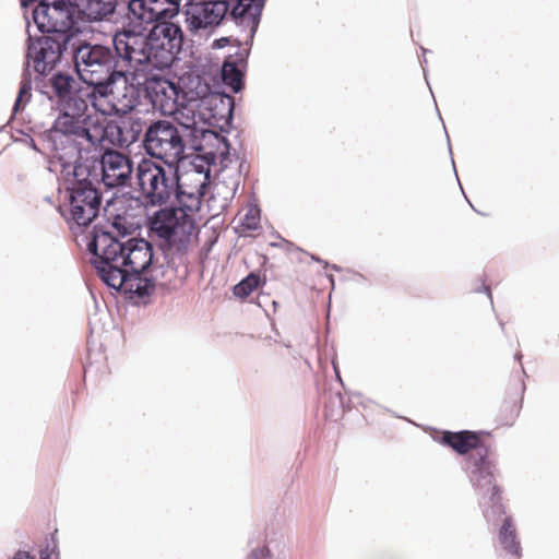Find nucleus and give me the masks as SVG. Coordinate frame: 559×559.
<instances>
[{"label":"nucleus","instance_id":"obj_26","mask_svg":"<svg viewBox=\"0 0 559 559\" xmlns=\"http://www.w3.org/2000/svg\"><path fill=\"white\" fill-rule=\"evenodd\" d=\"M260 209L255 205H249L239 218V228L242 233L258 230L260 228Z\"/></svg>","mask_w":559,"mask_h":559},{"label":"nucleus","instance_id":"obj_8","mask_svg":"<svg viewBox=\"0 0 559 559\" xmlns=\"http://www.w3.org/2000/svg\"><path fill=\"white\" fill-rule=\"evenodd\" d=\"M124 61L129 62L127 58ZM130 62L135 64L132 73L133 81L138 85L144 86L153 107L164 116H171L176 112L178 105L181 103L180 86L153 72L154 70H164L168 67L159 68L146 61L138 63L134 60H130Z\"/></svg>","mask_w":559,"mask_h":559},{"label":"nucleus","instance_id":"obj_12","mask_svg":"<svg viewBox=\"0 0 559 559\" xmlns=\"http://www.w3.org/2000/svg\"><path fill=\"white\" fill-rule=\"evenodd\" d=\"M74 9L73 0H41L33 11V20L44 34L69 35Z\"/></svg>","mask_w":559,"mask_h":559},{"label":"nucleus","instance_id":"obj_30","mask_svg":"<svg viewBox=\"0 0 559 559\" xmlns=\"http://www.w3.org/2000/svg\"><path fill=\"white\" fill-rule=\"evenodd\" d=\"M14 559H34V558L26 552H17L15 555Z\"/></svg>","mask_w":559,"mask_h":559},{"label":"nucleus","instance_id":"obj_14","mask_svg":"<svg viewBox=\"0 0 559 559\" xmlns=\"http://www.w3.org/2000/svg\"><path fill=\"white\" fill-rule=\"evenodd\" d=\"M71 35L49 34L38 38L28 50L36 72L45 74L60 60L63 51L74 45Z\"/></svg>","mask_w":559,"mask_h":559},{"label":"nucleus","instance_id":"obj_19","mask_svg":"<svg viewBox=\"0 0 559 559\" xmlns=\"http://www.w3.org/2000/svg\"><path fill=\"white\" fill-rule=\"evenodd\" d=\"M483 432H475L469 430H462L459 432L444 431L441 437V442L459 454H467L471 451L478 453V450H489L483 444Z\"/></svg>","mask_w":559,"mask_h":559},{"label":"nucleus","instance_id":"obj_18","mask_svg":"<svg viewBox=\"0 0 559 559\" xmlns=\"http://www.w3.org/2000/svg\"><path fill=\"white\" fill-rule=\"evenodd\" d=\"M181 99L198 103L199 107H212L217 102L223 103L221 95L212 93L211 87L199 75H189L181 80Z\"/></svg>","mask_w":559,"mask_h":559},{"label":"nucleus","instance_id":"obj_24","mask_svg":"<svg viewBox=\"0 0 559 559\" xmlns=\"http://www.w3.org/2000/svg\"><path fill=\"white\" fill-rule=\"evenodd\" d=\"M222 78L226 85L230 86L234 92H239L242 88V72L239 70L237 63L227 59L222 67Z\"/></svg>","mask_w":559,"mask_h":559},{"label":"nucleus","instance_id":"obj_9","mask_svg":"<svg viewBox=\"0 0 559 559\" xmlns=\"http://www.w3.org/2000/svg\"><path fill=\"white\" fill-rule=\"evenodd\" d=\"M136 178L145 199L153 205L167 203L176 193V165L143 158L138 164Z\"/></svg>","mask_w":559,"mask_h":559},{"label":"nucleus","instance_id":"obj_23","mask_svg":"<svg viewBox=\"0 0 559 559\" xmlns=\"http://www.w3.org/2000/svg\"><path fill=\"white\" fill-rule=\"evenodd\" d=\"M522 404L521 400L512 399L508 401H503L498 409L497 420L502 427L512 426L521 411Z\"/></svg>","mask_w":559,"mask_h":559},{"label":"nucleus","instance_id":"obj_27","mask_svg":"<svg viewBox=\"0 0 559 559\" xmlns=\"http://www.w3.org/2000/svg\"><path fill=\"white\" fill-rule=\"evenodd\" d=\"M260 283V277L255 274H249L240 283L234 286L233 293L236 297L246 298L248 297Z\"/></svg>","mask_w":559,"mask_h":559},{"label":"nucleus","instance_id":"obj_4","mask_svg":"<svg viewBox=\"0 0 559 559\" xmlns=\"http://www.w3.org/2000/svg\"><path fill=\"white\" fill-rule=\"evenodd\" d=\"M59 115L43 138L52 151H60L85 143L95 145L102 141V126L91 112L86 99H74L58 105Z\"/></svg>","mask_w":559,"mask_h":559},{"label":"nucleus","instance_id":"obj_21","mask_svg":"<svg viewBox=\"0 0 559 559\" xmlns=\"http://www.w3.org/2000/svg\"><path fill=\"white\" fill-rule=\"evenodd\" d=\"M73 4L88 20L100 21L115 12L117 0H73Z\"/></svg>","mask_w":559,"mask_h":559},{"label":"nucleus","instance_id":"obj_3","mask_svg":"<svg viewBox=\"0 0 559 559\" xmlns=\"http://www.w3.org/2000/svg\"><path fill=\"white\" fill-rule=\"evenodd\" d=\"M153 23L147 37L124 31L114 37L116 50L138 63L152 62L156 67H170L179 52L183 35L179 25L169 20L179 12V0H151Z\"/></svg>","mask_w":559,"mask_h":559},{"label":"nucleus","instance_id":"obj_22","mask_svg":"<svg viewBox=\"0 0 559 559\" xmlns=\"http://www.w3.org/2000/svg\"><path fill=\"white\" fill-rule=\"evenodd\" d=\"M499 542L508 552L520 557L521 547L516 537V530L510 516L503 520V524L499 531Z\"/></svg>","mask_w":559,"mask_h":559},{"label":"nucleus","instance_id":"obj_25","mask_svg":"<svg viewBox=\"0 0 559 559\" xmlns=\"http://www.w3.org/2000/svg\"><path fill=\"white\" fill-rule=\"evenodd\" d=\"M151 0H131L129 2V11L133 21H138L140 25L153 23V13Z\"/></svg>","mask_w":559,"mask_h":559},{"label":"nucleus","instance_id":"obj_29","mask_svg":"<svg viewBox=\"0 0 559 559\" xmlns=\"http://www.w3.org/2000/svg\"><path fill=\"white\" fill-rule=\"evenodd\" d=\"M40 559H59L57 542L51 538L45 549L40 550Z\"/></svg>","mask_w":559,"mask_h":559},{"label":"nucleus","instance_id":"obj_6","mask_svg":"<svg viewBox=\"0 0 559 559\" xmlns=\"http://www.w3.org/2000/svg\"><path fill=\"white\" fill-rule=\"evenodd\" d=\"M118 60L115 59L112 51L104 46L82 44L79 47L72 45L75 69L80 79L92 86L97 87L105 81L114 76V71L121 67L134 69V63L126 62V57L115 49Z\"/></svg>","mask_w":559,"mask_h":559},{"label":"nucleus","instance_id":"obj_5","mask_svg":"<svg viewBox=\"0 0 559 559\" xmlns=\"http://www.w3.org/2000/svg\"><path fill=\"white\" fill-rule=\"evenodd\" d=\"M266 0H191L187 14L199 28L218 25L229 14L238 25L249 27L254 33L259 26Z\"/></svg>","mask_w":559,"mask_h":559},{"label":"nucleus","instance_id":"obj_1","mask_svg":"<svg viewBox=\"0 0 559 559\" xmlns=\"http://www.w3.org/2000/svg\"><path fill=\"white\" fill-rule=\"evenodd\" d=\"M111 227V231L95 229L88 243L99 277L109 287L124 294L150 295L154 289L153 281L157 280V275L146 276L153 262L152 245L143 238L124 241L129 229L119 216Z\"/></svg>","mask_w":559,"mask_h":559},{"label":"nucleus","instance_id":"obj_7","mask_svg":"<svg viewBox=\"0 0 559 559\" xmlns=\"http://www.w3.org/2000/svg\"><path fill=\"white\" fill-rule=\"evenodd\" d=\"M133 68L121 67L114 71V76L105 81L86 96L92 97L94 108L103 115H126L138 104L133 84L128 83V74L133 76Z\"/></svg>","mask_w":559,"mask_h":559},{"label":"nucleus","instance_id":"obj_28","mask_svg":"<svg viewBox=\"0 0 559 559\" xmlns=\"http://www.w3.org/2000/svg\"><path fill=\"white\" fill-rule=\"evenodd\" d=\"M31 98V83L26 80L21 82L20 91L17 98L14 104V111L20 109L21 103L23 100H28Z\"/></svg>","mask_w":559,"mask_h":559},{"label":"nucleus","instance_id":"obj_17","mask_svg":"<svg viewBox=\"0 0 559 559\" xmlns=\"http://www.w3.org/2000/svg\"><path fill=\"white\" fill-rule=\"evenodd\" d=\"M203 109L211 107H199L198 103L181 100L178 109L171 116L185 129L190 130L191 134L203 133L206 126H211V119L216 118L215 114H205Z\"/></svg>","mask_w":559,"mask_h":559},{"label":"nucleus","instance_id":"obj_11","mask_svg":"<svg viewBox=\"0 0 559 559\" xmlns=\"http://www.w3.org/2000/svg\"><path fill=\"white\" fill-rule=\"evenodd\" d=\"M471 462L469 477L477 495L492 508L493 512L504 514L501 503V489L496 483V465L489 457V450H478L468 457Z\"/></svg>","mask_w":559,"mask_h":559},{"label":"nucleus","instance_id":"obj_20","mask_svg":"<svg viewBox=\"0 0 559 559\" xmlns=\"http://www.w3.org/2000/svg\"><path fill=\"white\" fill-rule=\"evenodd\" d=\"M50 86L57 98V106L63 102H72L74 99H86V92L79 87V83L72 75L64 73H56L50 78Z\"/></svg>","mask_w":559,"mask_h":559},{"label":"nucleus","instance_id":"obj_16","mask_svg":"<svg viewBox=\"0 0 559 559\" xmlns=\"http://www.w3.org/2000/svg\"><path fill=\"white\" fill-rule=\"evenodd\" d=\"M103 182L109 188L124 186L131 178L130 158L117 151H106L100 159Z\"/></svg>","mask_w":559,"mask_h":559},{"label":"nucleus","instance_id":"obj_13","mask_svg":"<svg viewBox=\"0 0 559 559\" xmlns=\"http://www.w3.org/2000/svg\"><path fill=\"white\" fill-rule=\"evenodd\" d=\"M70 219L79 226H87L97 216L100 194L90 180H79L70 191Z\"/></svg>","mask_w":559,"mask_h":559},{"label":"nucleus","instance_id":"obj_15","mask_svg":"<svg viewBox=\"0 0 559 559\" xmlns=\"http://www.w3.org/2000/svg\"><path fill=\"white\" fill-rule=\"evenodd\" d=\"M117 121L102 127V139L106 136L116 146L128 147L136 142L146 127V122L138 114L119 115Z\"/></svg>","mask_w":559,"mask_h":559},{"label":"nucleus","instance_id":"obj_10","mask_svg":"<svg viewBox=\"0 0 559 559\" xmlns=\"http://www.w3.org/2000/svg\"><path fill=\"white\" fill-rule=\"evenodd\" d=\"M143 146L151 157L177 165L185 156L186 143L174 123L158 120L147 127Z\"/></svg>","mask_w":559,"mask_h":559},{"label":"nucleus","instance_id":"obj_2","mask_svg":"<svg viewBox=\"0 0 559 559\" xmlns=\"http://www.w3.org/2000/svg\"><path fill=\"white\" fill-rule=\"evenodd\" d=\"M176 197L179 206L157 211L150 222V229L168 246L187 253L195 247L197 228L193 215L200 211L210 187V167L203 160L191 162L179 168L176 165Z\"/></svg>","mask_w":559,"mask_h":559}]
</instances>
